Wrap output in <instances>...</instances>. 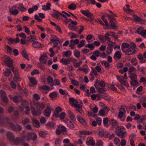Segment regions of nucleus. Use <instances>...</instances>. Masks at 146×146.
Returning a JSON list of instances; mask_svg holds the SVG:
<instances>
[{"mask_svg": "<svg viewBox=\"0 0 146 146\" xmlns=\"http://www.w3.org/2000/svg\"><path fill=\"white\" fill-rule=\"evenodd\" d=\"M110 35V33L107 32L105 35L104 38H105L106 40L108 41L111 40L110 38L109 37V36Z\"/></svg>", "mask_w": 146, "mask_h": 146, "instance_id": "obj_58", "label": "nucleus"}, {"mask_svg": "<svg viewBox=\"0 0 146 146\" xmlns=\"http://www.w3.org/2000/svg\"><path fill=\"white\" fill-rule=\"evenodd\" d=\"M133 20L136 22L140 24H144L146 23V21L143 20L141 18L138 17L137 15H133Z\"/></svg>", "mask_w": 146, "mask_h": 146, "instance_id": "obj_3", "label": "nucleus"}, {"mask_svg": "<svg viewBox=\"0 0 146 146\" xmlns=\"http://www.w3.org/2000/svg\"><path fill=\"white\" fill-rule=\"evenodd\" d=\"M32 134L30 133H28L27 134L26 136H24L23 137L25 138V139L26 138V140L27 141H29L32 139Z\"/></svg>", "mask_w": 146, "mask_h": 146, "instance_id": "obj_41", "label": "nucleus"}, {"mask_svg": "<svg viewBox=\"0 0 146 146\" xmlns=\"http://www.w3.org/2000/svg\"><path fill=\"white\" fill-rule=\"evenodd\" d=\"M68 34L69 35H71V36L70 37V38L71 39L74 38H76L78 37V36L76 34L72 32L69 33H68Z\"/></svg>", "mask_w": 146, "mask_h": 146, "instance_id": "obj_63", "label": "nucleus"}, {"mask_svg": "<svg viewBox=\"0 0 146 146\" xmlns=\"http://www.w3.org/2000/svg\"><path fill=\"white\" fill-rule=\"evenodd\" d=\"M27 41L32 42L34 41L36 39V37L35 36L31 35L30 36L27 37Z\"/></svg>", "mask_w": 146, "mask_h": 146, "instance_id": "obj_23", "label": "nucleus"}, {"mask_svg": "<svg viewBox=\"0 0 146 146\" xmlns=\"http://www.w3.org/2000/svg\"><path fill=\"white\" fill-rule=\"evenodd\" d=\"M33 124L34 126L37 128L39 127L40 126L39 121L36 119H34L33 121Z\"/></svg>", "mask_w": 146, "mask_h": 146, "instance_id": "obj_35", "label": "nucleus"}, {"mask_svg": "<svg viewBox=\"0 0 146 146\" xmlns=\"http://www.w3.org/2000/svg\"><path fill=\"white\" fill-rule=\"evenodd\" d=\"M71 54L72 53L71 51L68 50L65 52L64 55L66 57L68 58L70 56Z\"/></svg>", "mask_w": 146, "mask_h": 146, "instance_id": "obj_62", "label": "nucleus"}, {"mask_svg": "<svg viewBox=\"0 0 146 146\" xmlns=\"http://www.w3.org/2000/svg\"><path fill=\"white\" fill-rule=\"evenodd\" d=\"M99 135L100 137H108V135L106 134L105 132L103 129L100 130L99 132Z\"/></svg>", "mask_w": 146, "mask_h": 146, "instance_id": "obj_26", "label": "nucleus"}, {"mask_svg": "<svg viewBox=\"0 0 146 146\" xmlns=\"http://www.w3.org/2000/svg\"><path fill=\"white\" fill-rule=\"evenodd\" d=\"M39 134L40 136L43 138H46L47 137L46 133L43 131H40L39 132Z\"/></svg>", "mask_w": 146, "mask_h": 146, "instance_id": "obj_44", "label": "nucleus"}, {"mask_svg": "<svg viewBox=\"0 0 146 146\" xmlns=\"http://www.w3.org/2000/svg\"><path fill=\"white\" fill-rule=\"evenodd\" d=\"M69 101L70 104L72 106L75 107L78 104V101L73 98H70L69 99Z\"/></svg>", "mask_w": 146, "mask_h": 146, "instance_id": "obj_14", "label": "nucleus"}, {"mask_svg": "<svg viewBox=\"0 0 146 146\" xmlns=\"http://www.w3.org/2000/svg\"><path fill=\"white\" fill-rule=\"evenodd\" d=\"M8 126L11 129L15 131L16 130V125H15L13 122H10L8 124Z\"/></svg>", "mask_w": 146, "mask_h": 146, "instance_id": "obj_29", "label": "nucleus"}, {"mask_svg": "<svg viewBox=\"0 0 146 146\" xmlns=\"http://www.w3.org/2000/svg\"><path fill=\"white\" fill-rule=\"evenodd\" d=\"M61 13L57 11H54V12L52 14V16L54 18H57L60 15Z\"/></svg>", "mask_w": 146, "mask_h": 146, "instance_id": "obj_37", "label": "nucleus"}, {"mask_svg": "<svg viewBox=\"0 0 146 146\" xmlns=\"http://www.w3.org/2000/svg\"><path fill=\"white\" fill-rule=\"evenodd\" d=\"M9 121L7 117H0V125H2L7 123Z\"/></svg>", "mask_w": 146, "mask_h": 146, "instance_id": "obj_9", "label": "nucleus"}, {"mask_svg": "<svg viewBox=\"0 0 146 146\" xmlns=\"http://www.w3.org/2000/svg\"><path fill=\"white\" fill-rule=\"evenodd\" d=\"M54 143L56 146H60L61 144V141L59 139H56Z\"/></svg>", "mask_w": 146, "mask_h": 146, "instance_id": "obj_56", "label": "nucleus"}, {"mask_svg": "<svg viewBox=\"0 0 146 146\" xmlns=\"http://www.w3.org/2000/svg\"><path fill=\"white\" fill-rule=\"evenodd\" d=\"M86 41L84 40H82L81 41L80 43L78 45V48H80L84 46L85 45L84 43Z\"/></svg>", "mask_w": 146, "mask_h": 146, "instance_id": "obj_45", "label": "nucleus"}, {"mask_svg": "<svg viewBox=\"0 0 146 146\" xmlns=\"http://www.w3.org/2000/svg\"><path fill=\"white\" fill-rule=\"evenodd\" d=\"M64 121L66 124L67 126L70 129H73L75 128L74 124L68 119L66 118Z\"/></svg>", "mask_w": 146, "mask_h": 146, "instance_id": "obj_4", "label": "nucleus"}, {"mask_svg": "<svg viewBox=\"0 0 146 146\" xmlns=\"http://www.w3.org/2000/svg\"><path fill=\"white\" fill-rule=\"evenodd\" d=\"M76 108V110L79 112L80 113L82 114H83L84 111L82 109V106L79 104H78L74 107Z\"/></svg>", "mask_w": 146, "mask_h": 146, "instance_id": "obj_20", "label": "nucleus"}, {"mask_svg": "<svg viewBox=\"0 0 146 146\" xmlns=\"http://www.w3.org/2000/svg\"><path fill=\"white\" fill-rule=\"evenodd\" d=\"M125 130V128L123 126H118L116 128L115 131L118 136L120 138H123L125 135H127Z\"/></svg>", "mask_w": 146, "mask_h": 146, "instance_id": "obj_1", "label": "nucleus"}, {"mask_svg": "<svg viewBox=\"0 0 146 146\" xmlns=\"http://www.w3.org/2000/svg\"><path fill=\"white\" fill-rule=\"evenodd\" d=\"M14 80L16 82H20L21 81V79L19 75L14 76L13 78Z\"/></svg>", "mask_w": 146, "mask_h": 146, "instance_id": "obj_60", "label": "nucleus"}, {"mask_svg": "<svg viewBox=\"0 0 146 146\" xmlns=\"http://www.w3.org/2000/svg\"><path fill=\"white\" fill-rule=\"evenodd\" d=\"M121 56V54L120 51H116L115 52L113 58L115 60L120 59Z\"/></svg>", "mask_w": 146, "mask_h": 146, "instance_id": "obj_18", "label": "nucleus"}, {"mask_svg": "<svg viewBox=\"0 0 146 146\" xmlns=\"http://www.w3.org/2000/svg\"><path fill=\"white\" fill-rule=\"evenodd\" d=\"M130 82L131 85L133 86L137 85L138 84V82L137 80V79L136 80H131Z\"/></svg>", "mask_w": 146, "mask_h": 146, "instance_id": "obj_43", "label": "nucleus"}, {"mask_svg": "<svg viewBox=\"0 0 146 146\" xmlns=\"http://www.w3.org/2000/svg\"><path fill=\"white\" fill-rule=\"evenodd\" d=\"M117 79L119 81L121 84L122 83L123 81L126 80L123 76H116Z\"/></svg>", "mask_w": 146, "mask_h": 146, "instance_id": "obj_36", "label": "nucleus"}, {"mask_svg": "<svg viewBox=\"0 0 146 146\" xmlns=\"http://www.w3.org/2000/svg\"><path fill=\"white\" fill-rule=\"evenodd\" d=\"M4 73L5 76L9 77L10 75L11 74V72L9 69L7 68L4 72Z\"/></svg>", "mask_w": 146, "mask_h": 146, "instance_id": "obj_50", "label": "nucleus"}, {"mask_svg": "<svg viewBox=\"0 0 146 146\" xmlns=\"http://www.w3.org/2000/svg\"><path fill=\"white\" fill-rule=\"evenodd\" d=\"M120 142V140L117 137H115L114 139V144L117 146H119V143Z\"/></svg>", "mask_w": 146, "mask_h": 146, "instance_id": "obj_55", "label": "nucleus"}, {"mask_svg": "<svg viewBox=\"0 0 146 146\" xmlns=\"http://www.w3.org/2000/svg\"><path fill=\"white\" fill-rule=\"evenodd\" d=\"M129 44L127 43H123L121 45V50L123 52H125L124 48H128L129 47Z\"/></svg>", "mask_w": 146, "mask_h": 146, "instance_id": "obj_30", "label": "nucleus"}, {"mask_svg": "<svg viewBox=\"0 0 146 146\" xmlns=\"http://www.w3.org/2000/svg\"><path fill=\"white\" fill-rule=\"evenodd\" d=\"M21 106L19 107V108L22 111L24 110V108H25L27 106H28V103L27 101L25 100L22 101L21 102Z\"/></svg>", "mask_w": 146, "mask_h": 146, "instance_id": "obj_17", "label": "nucleus"}, {"mask_svg": "<svg viewBox=\"0 0 146 146\" xmlns=\"http://www.w3.org/2000/svg\"><path fill=\"white\" fill-rule=\"evenodd\" d=\"M110 124L113 127L115 128V129L118 126H119V123L117 121L114 119H111L110 120Z\"/></svg>", "mask_w": 146, "mask_h": 146, "instance_id": "obj_13", "label": "nucleus"}, {"mask_svg": "<svg viewBox=\"0 0 146 146\" xmlns=\"http://www.w3.org/2000/svg\"><path fill=\"white\" fill-rule=\"evenodd\" d=\"M58 94V92H54L50 94L49 96L52 99L54 98L57 97Z\"/></svg>", "mask_w": 146, "mask_h": 146, "instance_id": "obj_33", "label": "nucleus"}, {"mask_svg": "<svg viewBox=\"0 0 146 146\" xmlns=\"http://www.w3.org/2000/svg\"><path fill=\"white\" fill-rule=\"evenodd\" d=\"M80 11L82 13L89 18L91 21H93L94 20V16L88 10H81Z\"/></svg>", "mask_w": 146, "mask_h": 146, "instance_id": "obj_2", "label": "nucleus"}, {"mask_svg": "<svg viewBox=\"0 0 146 146\" xmlns=\"http://www.w3.org/2000/svg\"><path fill=\"white\" fill-rule=\"evenodd\" d=\"M24 137H22V138H19L17 137L16 139H14V140L13 142L15 145H19L21 142H24Z\"/></svg>", "mask_w": 146, "mask_h": 146, "instance_id": "obj_6", "label": "nucleus"}, {"mask_svg": "<svg viewBox=\"0 0 146 146\" xmlns=\"http://www.w3.org/2000/svg\"><path fill=\"white\" fill-rule=\"evenodd\" d=\"M96 83L94 84V86L96 88L98 92L101 94L103 93L105 91V90L104 89L102 88H98L97 83H98L97 82H96Z\"/></svg>", "mask_w": 146, "mask_h": 146, "instance_id": "obj_24", "label": "nucleus"}, {"mask_svg": "<svg viewBox=\"0 0 146 146\" xmlns=\"http://www.w3.org/2000/svg\"><path fill=\"white\" fill-rule=\"evenodd\" d=\"M86 47H88L91 50H93L94 48V46L92 44H88L85 46Z\"/></svg>", "mask_w": 146, "mask_h": 146, "instance_id": "obj_53", "label": "nucleus"}, {"mask_svg": "<svg viewBox=\"0 0 146 146\" xmlns=\"http://www.w3.org/2000/svg\"><path fill=\"white\" fill-rule=\"evenodd\" d=\"M67 113L71 120L73 121H76L75 116L71 111L68 110L67 111Z\"/></svg>", "mask_w": 146, "mask_h": 146, "instance_id": "obj_19", "label": "nucleus"}, {"mask_svg": "<svg viewBox=\"0 0 146 146\" xmlns=\"http://www.w3.org/2000/svg\"><path fill=\"white\" fill-rule=\"evenodd\" d=\"M32 113L33 116H38L41 114L42 112L39 109H38L36 110L33 108L32 110Z\"/></svg>", "mask_w": 146, "mask_h": 146, "instance_id": "obj_11", "label": "nucleus"}, {"mask_svg": "<svg viewBox=\"0 0 146 146\" xmlns=\"http://www.w3.org/2000/svg\"><path fill=\"white\" fill-rule=\"evenodd\" d=\"M78 120L82 124L84 125H86V122L85 120L80 116L78 115L77 116Z\"/></svg>", "mask_w": 146, "mask_h": 146, "instance_id": "obj_21", "label": "nucleus"}, {"mask_svg": "<svg viewBox=\"0 0 146 146\" xmlns=\"http://www.w3.org/2000/svg\"><path fill=\"white\" fill-rule=\"evenodd\" d=\"M119 111L118 117L119 118L121 119L123 117V115L126 113V111L124 108H120Z\"/></svg>", "mask_w": 146, "mask_h": 146, "instance_id": "obj_12", "label": "nucleus"}, {"mask_svg": "<svg viewBox=\"0 0 146 146\" xmlns=\"http://www.w3.org/2000/svg\"><path fill=\"white\" fill-rule=\"evenodd\" d=\"M83 71L86 74L88 72L87 70L85 68H82L81 67H80L77 69L78 71Z\"/></svg>", "mask_w": 146, "mask_h": 146, "instance_id": "obj_61", "label": "nucleus"}, {"mask_svg": "<svg viewBox=\"0 0 146 146\" xmlns=\"http://www.w3.org/2000/svg\"><path fill=\"white\" fill-rule=\"evenodd\" d=\"M18 9H19L22 11H24L26 10V9L24 7L22 3L18 4Z\"/></svg>", "mask_w": 146, "mask_h": 146, "instance_id": "obj_38", "label": "nucleus"}, {"mask_svg": "<svg viewBox=\"0 0 146 146\" xmlns=\"http://www.w3.org/2000/svg\"><path fill=\"white\" fill-rule=\"evenodd\" d=\"M32 46L34 48L36 49H39L42 47V44L37 41H36L33 42L32 44Z\"/></svg>", "mask_w": 146, "mask_h": 146, "instance_id": "obj_10", "label": "nucleus"}, {"mask_svg": "<svg viewBox=\"0 0 146 146\" xmlns=\"http://www.w3.org/2000/svg\"><path fill=\"white\" fill-rule=\"evenodd\" d=\"M9 12L14 15H16L19 13L18 10L17 9L13 10L12 9H10Z\"/></svg>", "mask_w": 146, "mask_h": 146, "instance_id": "obj_42", "label": "nucleus"}, {"mask_svg": "<svg viewBox=\"0 0 146 146\" xmlns=\"http://www.w3.org/2000/svg\"><path fill=\"white\" fill-rule=\"evenodd\" d=\"M12 71L13 72L14 76L19 75L18 70L16 68H13Z\"/></svg>", "mask_w": 146, "mask_h": 146, "instance_id": "obj_59", "label": "nucleus"}, {"mask_svg": "<svg viewBox=\"0 0 146 146\" xmlns=\"http://www.w3.org/2000/svg\"><path fill=\"white\" fill-rule=\"evenodd\" d=\"M60 61L65 65H67L70 63L68 58L66 59L62 58L60 60Z\"/></svg>", "mask_w": 146, "mask_h": 146, "instance_id": "obj_34", "label": "nucleus"}, {"mask_svg": "<svg viewBox=\"0 0 146 146\" xmlns=\"http://www.w3.org/2000/svg\"><path fill=\"white\" fill-rule=\"evenodd\" d=\"M129 77L131 79V80H136L137 77V75L133 73L131 74Z\"/></svg>", "mask_w": 146, "mask_h": 146, "instance_id": "obj_46", "label": "nucleus"}, {"mask_svg": "<svg viewBox=\"0 0 146 146\" xmlns=\"http://www.w3.org/2000/svg\"><path fill=\"white\" fill-rule=\"evenodd\" d=\"M66 114L64 112H62L61 113H60L59 115V117L60 119L62 120H63L64 119V118L65 117V115H66Z\"/></svg>", "mask_w": 146, "mask_h": 146, "instance_id": "obj_57", "label": "nucleus"}, {"mask_svg": "<svg viewBox=\"0 0 146 146\" xmlns=\"http://www.w3.org/2000/svg\"><path fill=\"white\" fill-rule=\"evenodd\" d=\"M135 50V48L130 47L125 51V54L126 55H130L133 54H134Z\"/></svg>", "mask_w": 146, "mask_h": 146, "instance_id": "obj_8", "label": "nucleus"}, {"mask_svg": "<svg viewBox=\"0 0 146 146\" xmlns=\"http://www.w3.org/2000/svg\"><path fill=\"white\" fill-rule=\"evenodd\" d=\"M68 29L72 31H76L78 28L76 26H74L71 24L69 23L68 25Z\"/></svg>", "mask_w": 146, "mask_h": 146, "instance_id": "obj_27", "label": "nucleus"}, {"mask_svg": "<svg viewBox=\"0 0 146 146\" xmlns=\"http://www.w3.org/2000/svg\"><path fill=\"white\" fill-rule=\"evenodd\" d=\"M109 88L112 90L114 91H117V89L112 85H109L108 86Z\"/></svg>", "mask_w": 146, "mask_h": 146, "instance_id": "obj_64", "label": "nucleus"}, {"mask_svg": "<svg viewBox=\"0 0 146 146\" xmlns=\"http://www.w3.org/2000/svg\"><path fill=\"white\" fill-rule=\"evenodd\" d=\"M39 88L40 90L42 89L44 90H50L49 87L44 84L42 86H40L39 87Z\"/></svg>", "mask_w": 146, "mask_h": 146, "instance_id": "obj_40", "label": "nucleus"}, {"mask_svg": "<svg viewBox=\"0 0 146 146\" xmlns=\"http://www.w3.org/2000/svg\"><path fill=\"white\" fill-rule=\"evenodd\" d=\"M80 134L83 135H90L92 134V132L90 131H88L86 130L80 131H79Z\"/></svg>", "mask_w": 146, "mask_h": 146, "instance_id": "obj_32", "label": "nucleus"}, {"mask_svg": "<svg viewBox=\"0 0 146 146\" xmlns=\"http://www.w3.org/2000/svg\"><path fill=\"white\" fill-rule=\"evenodd\" d=\"M47 55L44 54L42 56H41L40 58V60L43 61L44 60H47Z\"/></svg>", "mask_w": 146, "mask_h": 146, "instance_id": "obj_49", "label": "nucleus"}, {"mask_svg": "<svg viewBox=\"0 0 146 146\" xmlns=\"http://www.w3.org/2000/svg\"><path fill=\"white\" fill-rule=\"evenodd\" d=\"M92 54H93L97 57H98L100 56V52L98 50H97L92 52Z\"/></svg>", "mask_w": 146, "mask_h": 146, "instance_id": "obj_52", "label": "nucleus"}, {"mask_svg": "<svg viewBox=\"0 0 146 146\" xmlns=\"http://www.w3.org/2000/svg\"><path fill=\"white\" fill-rule=\"evenodd\" d=\"M21 54L23 56L25 59L28 60H29L28 54L25 51H23Z\"/></svg>", "mask_w": 146, "mask_h": 146, "instance_id": "obj_51", "label": "nucleus"}, {"mask_svg": "<svg viewBox=\"0 0 146 146\" xmlns=\"http://www.w3.org/2000/svg\"><path fill=\"white\" fill-rule=\"evenodd\" d=\"M37 107L41 108V109H43L45 108V105L43 103L38 102L37 103Z\"/></svg>", "mask_w": 146, "mask_h": 146, "instance_id": "obj_48", "label": "nucleus"}, {"mask_svg": "<svg viewBox=\"0 0 146 146\" xmlns=\"http://www.w3.org/2000/svg\"><path fill=\"white\" fill-rule=\"evenodd\" d=\"M146 119V116L145 115H142L140 116V118L137 121V122L138 123H145L144 122Z\"/></svg>", "mask_w": 146, "mask_h": 146, "instance_id": "obj_16", "label": "nucleus"}, {"mask_svg": "<svg viewBox=\"0 0 146 146\" xmlns=\"http://www.w3.org/2000/svg\"><path fill=\"white\" fill-rule=\"evenodd\" d=\"M52 110V109L49 107L45 109L44 112V115L46 117H49L51 113Z\"/></svg>", "mask_w": 146, "mask_h": 146, "instance_id": "obj_15", "label": "nucleus"}, {"mask_svg": "<svg viewBox=\"0 0 146 146\" xmlns=\"http://www.w3.org/2000/svg\"><path fill=\"white\" fill-rule=\"evenodd\" d=\"M6 135L7 139L9 141L13 142L14 141L15 139V136L13 133L11 132H7Z\"/></svg>", "mask_w": 146, "mask_h": 146, "instance_id": "obj_5", "label": "nucleus"}, {"mask_svg": "<svg viewBox=\"0 0 146 146\" xmlns=\"http://www.w3.org/2000/svg\"><path fill=\"white\" fill-rule=\"evenodd\" d=\"M55 124L52 122H49L46 124V125L50 129H54V127L55 125Z\"/></svg>", "mask_w": 146, "mask_h": 146, "instance_id": "obj_28", "label": "nucleus"}, {"mask_svg": "<svg viewBox=\"0 0 146 146\" xmlns=\"http://www.w3.org/2000/svg\"><path fill=\"white\" fill-rule=\"evenodd\" d=\"M68 7L70 9L74 10L76 9V6L75 4L72 3L69 5Z\"/></svg>", "mask_w": 146, "mask_h": 146, "instance_id": "obj_54", "label": "nucleus"}, {"mask_svg": "<svg viewBox=\"0 0 146 146\" xmlns=\"http://www.w3.org/2000/svg\"><path fill=\"white\" fill-rule=\"evenodd\" d=\"M116 23L115 19V18L112 17L110 19V25L112 27V29H116L117 27L115 26Z\"/></svg>", "mask_w": 146, "mask_h": 146, "instance_id": "obj_7", "label": "nucleus"}, {"mask_svg": "<svg viewBox=\"0 0 146 146\" xmlns=\"http://www.w3.org/2000/svg\"><path fill=\"white\" fill-rule=\"evenodd\" d=\"M4 61H5L7 63L9 62H12L13 60L10 57L5 55L3 57Z\"/></svg>", "mask_w": 146, "mask_h": 146, "instance_id": "obj_31", "label": "nucleus"}, {"mask_svg": "<svg viewBox=\"0 0 146 146\" xmlns=\"http://www.w3.org/2000/svg\"><path fill=\"white\" fill-rule=\"evenodd\" d=\"M79 42V39H76L74 40L73 44H69V46L72 49H74L75 45L78 44Z\"/></svg>", "mask_w": 146, "mask_h": 146, "instance_id": "obj_22", "label": "nucleus"}, {"mask_svg": "<svg viewBox=\"0 0 146 146\" xmlns=\"http://www.w3.org/2000/svg\"><path fill=\"white\" fill-rule=\"evenodd\" d=\"M30 119L28 118H25L22 121L23 124L25 125L29 123L30 122Z\"/></svg>", "mask_w": 146, "mask_h": 146, "instance_id": "obj_47", "label": "nucleus"}, {"mask_svg": "<svg viewBox=\"0 0 146 146\" xmlns=\"http://www.w3.org/2000/svg\"><path fill=\"white\" fill-rule=\"evenodd\" d=\"M14 117L13 119H17L19 115V113L18 111L17 110H15L14 111Z\"/></svg>", "mask_w": 146, "mask_h": 146, "instance_id": "obj_39", "label": "nucleus"}, {"mask_svg": "<svg viewBox=\"0 0 146 146\" xmlns=\"http://www.w3.org/2000/svg\"><path fill=\"white\" fill-rule=\"evenodd\" d=\"M86 144L88 145H91L92 146H95L96 145L95 142L93 139H90L86 141Z\"/></svg>", "mask_w": 146, "mask_h": 146, "instance_id": "obj_25", "label": "nucleus"}]
</instances>
